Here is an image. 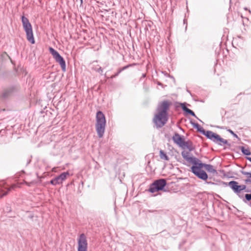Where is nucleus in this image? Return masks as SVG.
<instances>
[{"label":"nucleus","instance_id":"1","mask_svg":"<svg viewBox=\"0 0 251 251\" xmlns=\"http://www.w3.org/2000/svg\"><path fill=\"white\" fill-rule=\"evenodd\" d=\"M20 86L17 84L11 85L3 88L0 94V100L6 101L14 97L19 91Z\"/></svg>","mask_w":251,"mask_h":251},{"label":"nucleus","instance_id":"2","mask_svg":"<svg viewBox=\"0 0 251 251\" xmlns=\"http://www.w3.org/2000/svg\"><path fill=\"white\" fill-rule=\"evenodd\" d=\"M106 120L103 113L99 111L96 114V129L99 138L103 137L105 128Z\"/></svg>","mask_w":251,"mask_h":251},{"label":"nucleus","instance_id":"3","mask_svg":"<svg viewBox=\"0 0 251 251\" xmlns=\"http://www.w3.org/2000/svg\"><path fill=\"white\" fill-rule=\"evenodd\" d=\"M23 28L25 32L27 40L32 44L35 43L32 27L28 19L24 15L21 17Z\"/></svg>","mask_w":251,"mask_h":251},{"label":"nucleus","instance_id":"4","mask_svg":"<svg viewBox=\"0 0 251 251\" xmlns=\"http://www.w3.org/2000/svg\"><path fill=\"white\" fill-rule=\"evenodd\" d=\"M202 167L200 165L199 161L191 167V171L199 179L206 181L208 178L207 173L201 169Z\"/></svg>","mask_w":251,"mask_h":251},{"label":"nucleus","instance_id":"5","mask_svg":"<svg viewBox=\"0 0 251 251\" xmlns=\"http://www.w3.org/2000/svg\"><path fill=\"white\" fill-rule=\"evenodd\" d=\"M167 182L165 179L161 178L157 179L150 185L149 191L153 193L155 192L163 190Z\"/></svg>","mask_w":251,"mask_h":251},{"label":"nucleus","instance_id":"6","mask_svg":"<svg viewBox=\"0 0 251 251\" xmlns=\"http://www.w3.org/2000/svg\"><path fill=\"white\" fill-rule=\"evenodd\" d=\"M50 53L52 55L56 62L58 63L63 72L66 71V62L62 56L53 48L50 47L49 49Z\"/></svg>","mask_w":251,"mask_h":251},{"label":"nucleus","instance_id":"7","mask_svg":"<svg viewBox=\"0 0 251 251\" xmlns=\"http://www.w3.org/2000/svg\"><path fill=\"white\" fill-rule=\"evenodd\" d=\"M168 115L158 113L153 119V121L157 127L164 126L168 121Z\"/></svg>","mask_w":251,"mask_h":251},{"label":"nucleus","instance_id":"8","mask_svg":"<svg viewBox=\"0 0 251 251\" xmlns=\"http://www.w3.org/2000/svg\"><path fill=\"white\" fill-rule=\"evenodd\" d=\"M88 243L86 237L84 233L79 235L78 238L77 251H87Z\"/></svg>","mask_w":251,"mask_h":251},{"label":"nucleus","instance_id":"9","mask_svg":"<svg viewBox=\"0 0 251 251\" xmlns=\"http://www.w3.org/2000/svg\"><path fill=\"white\" fill-rule=\"evenodd\" d=\"M17 187L16 184H13L11 187L5 186V182L4 180L0 181V198L5 196L11 189Z\"/></svg>","mask_w":251,"mask_h":251},{"label":"nucleus","instance_id":"10","mask_svg":"<svg viewBox=\"0 0 251 251\" xmlns=\"http://www.w3.org/2000/svg\"><path fill=\"white\" fill-rule=\"evenodd\" d=\"M171 103L166 100L163 101L158 107L157 110L159 113L168 115V110Z\"/></svg>","mask_w":251,"mask_h":251},{"label":"nucleus","instance_id":"11","mask_svg":"<svg viewBox=\"0 0 251 251\" xmlns=\"http://www.w3.org/2000/svg\"><path fill=\"white\" fill-rule=\"evenodd\" d=\"M208 139L211 140L215 144L221 146H223V143L225 141V139L222 138L219 135L212 131Z\"/></svg>","mask_w":251,"mask_h":251},{"label":"nucleus","instance_id":"12","mask_svg":"<svg viewBox=\"0 0 251 251\" xmlns=\"http://www.w3.org/2000/svg\"><path fill=\"white\" fill-rule=\"evenodd\" d=\"M189 152L183 151L181 152V155L183 158L185 159L187 162L191 163L193 165L195 164L200 160L195 157H190L189 156Z\"/></svg>","mask_w":251,"mask_h":251},{"label":"nucleus","instance_id":"13","mask_svg":"<svg viewBox=\"0 0 251 251\" xmlns=\"http://www.w3.org/2000/svg\"><path fill=\"white\" fill-rule=\"evenodd\" d=\"M191 125L197 129V130L205 135L207 138H209L212 131L210 130H205L203 127H202L199 124L196 123L191 122Z\"/></svg>","mask_w":251,"mask_h":251},{"label":"nucleus","instance_id":"14","mask_svg":"<svg viewBox=\"0 0 251 251\" xmlns=\"http://www.w3.org/2000/svg\"><path fill=\"white\" fill-rule=\"evenodd\" d=\"M226 185L229 186L236 194H238V193H241L240 185H239L238 182L232 180L229 181L227 184L226 183Z\"/></svg>","mask_w":251,"mask_h":251},{"label":"nucleus","instance_id":"15","mask_svg":"<svg viewBox=\"0 0 251 251\" xmlns=\"http://www.w3.org/2000/svg\"><path fill=\"white\" fill-rule=\"evenodd\" d=\"M172 140L176 145H178L180 147L182 146L184 139L183 136H180L178 133L175 132L173 136L172 137Z\"/></svg>","mask_w":251,"mask_h":251},{"label":"nucleus","instance_id":"16","mask_svg":"<svg viewBox=\"0 0 251 251\" xmlns=\"http://www.w3.org/2000/svg\"><path fill=\"white\" fill-rule=\"evenodd\" d=\"M200 163V165L202 167V168H204L206 170L210 173L214 174L216 173V170L213 168V166L210 164H207L205 163H203L201 162V161L200 160V161H199Z\"/></svg>","mask_w":251,"mask_h":251},{"label":"nucleus","instance_id":"17","mask_svg":"<svg viewBox=\"0 0 251 251\" xmlns=\"http://www.w3.org/2000/svg\"><path fill=\"white\" fill-rule=\"evenodd\" d=\"M181 148L183 149L186 148L189 150V151H193L194 150V147H193V143L190 141H184Z\"/></svg>","mask_w":251,"mask_h":251},{"label":"nucleus","instance_id":"18","mask_svg":"<svg viewBox=\"0 0 251 251\" xmlns=\"http://www.w3.org/2000/svg\"><path fill=\"white\" fill-rule=\"evenodd\" d=\"M129 65H126V66H124L121 68H119L116 73H115L114 75H111L110 76V78L113 79L114 78H115L117 77L122 71L124 70L127 69L129 67Z\"/></svg>","mask_w":251,"mask_h":251},{"label":"nucleus","instance_id":"19","mask_svg":"<svg viewBox=\"0 0 251 251\" xmlns=\"http://www.w3.org/2000/svg\"><path fill=\"white\" fill-rule=\"evenodd\" d=\"M239 149L244 155H250L251 153L249 149H245L243 146L239 147Z\"/></svg>","mask_w":251,"mask_h":251},{"label":"nucleus","instance_id":"20","mask_svg":"<svg viewBox=\"0 0 251 251\" xmlns=\"http://www.w3.org/2000/svg\"><path fill=\"white\" fill-rule=\"evenodd\" d=\"M160 153V157L161 159H164L165 160H169V157L166 154V153L164 152V151L162 150H160L159 151Z\"/></svg>","mask_w":251,"mask_h":251},{"label":"nucleus","instance_id":"21","mask_svg":"<svg viewBox=\"0 0 251 251\" xmlns=\"http://www.w3.org/2000/svg\"><path fill=\"white\" fill-rule=\"evenodd\" d=\"M69 174L68 172H63L61 173L60 175L58 176L59 177L60 180L62 181H64L67 177V176H68Z\"/></svg>","mask_w":251,"mask_h":251},{"label":"nucleus","instance_id":"22","mask_svg":"<svg viewBox=\"0 0 251 251\" xmlns=\"http://www.w3.org/2000/svg\"><path fill=\"white\" fill-rule=\"evenodd\" d=\"M251 192L250 194H246L245 195V200H244V202L246 203L247 201H251V191H250Z\"/></svg>","mask_w":251,"mask_h":251},{"label":"nucleus","instance_id":"23","mask_svg":"<svg viewBox=\"0 0 251 251\" xmlns=\"http://www.w3.org/2000/svg\"><path fill=\"white\" fill-rule=\"evenodd\" d=\"M180 105L182 109L186 112L189 108L186 106V103H180Z\"/></svg>","mask_w":251,"mask_h":251},{"label":"nucleus","instance_id":"24","mask_svg":"<svg viewBox=\"0 0 251 251\" xmlns=\"http://www.w3.org/2000/svg\"><path fill=\"white\" fill-rule=\"evenodd\" d=\"M53 179L54 180L55 184H56V185L60 184L62 182L58 176L55 177L54 178H53Z\"/></svg>","mask_w":251,"mask_h":251},{"label":"nucleus","instance_id":"25","mask_svg":"<svg viewBox=\"0 0 251 251\" xmlns=\"http://www.w3.org/2000/svg\"><path fill=\"white\" fill-rule=\"evenodd\" d=\"M240 185V190L241 192L243 190H245L246 192H249L250 191L249 190H246V185Z\"/></svg>","mask_w":251,"mask_h":251},{"label":"nucleus","instance_id":"26","mask_svg":"<svg viewBox=\"0 0 251 251\" xmlns=\"http://www.w3.org/2000/svg\"><path fill=\"white\" fill-rule=\"evenodd\" d=\"M241 172L243 175L246 176L247 177H251V173L243 171H242Z\"/></svg>","mask_w":251,"mask_h":251},{"label":"nucleus","instance_id":"27","mask_svg":"<svg viewBox=\"0 0 251 251\" xmlns=\"http://www.w3.org/2000/svg\"><path fill=\"white\" fill-rule=\"evenodd\" d=\"M229 133H230L232 135H233V136L237 138H238L237 135L236 134H235L232 130L231 129H228L227 130Z\"/></svg>","mask_w":251,"mask_h":251},{"label":"nucleus","instance_id":"28","mask_svg":"<svg viewBox=\"0 0 251 251\" xmlns=\"http://www.w3.org/2000/svg\"><path fill=\"white\" fill-rule=\"evenodd\" d=\"M239 198H240L241 199H242L243 201H244V200H245V196L243 195H242L241 193H238V194H236Z\"/></svg>","mask_w":251,"mask_h":251},{"label":"nucleus","instance_id":"29","mask_svg":"<svg viewBox=\"0 0 251 251\" xmlns=\"http://www.w3.org/2000/svg\"><path fill=\"white\" fill-rule=\"evenodd\" d=\"M24 183L26 184L28 186H30L32 185V184H34V182L33 181L28 182L27 181H24Z\"/></svg>","mask_w":251,"mask_h":251},{"label":"nucleus","instance_id":"30","mask_svg":"<svg viewBox=\"0 0 251 251\" xmlns=\"http://www.w3.org/2000/svg\"><path fill=\"white\" fill-rule=\"evenodd\" d=\"M245 182L246 183L251 184V177H247V178L245 180Z\"/></svg>","mask_w":251,"mask_h":251},{"label":"nucleus","instance_id":"31","mask_svg":"<svg viewBox=\"0 0 251 251\" xmlns=\"http://www.w3.org/2000/svg\"><path fill=\"white\" fill-rule=\"evenodd\" d=\"M224 145H227L228 147H230L231 146V144L230 143H229L227 141V140L225 139V141L224 142V143H223V146Z\"/></svg>","mask_w":251,"mask_h":251},{"label":"nucleus","instance_id":"32","mask_svg":"<svg viewBox=\"0 0 251 251\" xmlns=\"http://www.w3.org/2000/svg\"><path fill=\"white\" fill-rule=\"evenodd\" d=\"M205 183H206L207 184H211V185H215L216 183L212 182V181H207V180L205 181Z\"/></svg>","mask_w":251,"mask_h":251},{"label":"nucleus","instance_id":"33","mask_svg":"<svg viewBox=\"0 0 251 251\" xmlns=\"http://www.w3.org/2000/svg\"><path fill=\"white\" fill-rule=\"evenodd\" d=\"M187 114H191V113H193L194 115V112L191 109H188V110L186 112Z\"/></svg>","mask_w":251,"mask_h":251},{"label":"nucleus","instance_id":"34","mask_svg":"<svg viewBox=\"0 0 251 251\" xmlns=\"http://www.w3.org/2000/svg\"><path fill=\"white\" fill-rule=\"evenodd\" d=\"M97 72L100 73V74H102V72H103V70L101 68V67H100L99 69H98Z\"/></svg>","mask_w":251,"mask_h":251},{"label":"nucleus","instance_id":"35","mask_svg":"<svg viewBox=\"0 0 251 251\" xmlns=\"http://www.w3.org/2000/svg\"><path fill=\"white\" fill-rule=\"evenodd\" d=\"M50 183L53 185H56V184H55V181H54V180L53 179H52L50 181Z\"/></svg>","mask_w":251,"mask_h":251},{"label":"nucleus","instance_id":"36","mask_svg":"<svg viewBox=\"0 0 251 251\" xmlns=\"http://www.w3.org/2000/svg\"><path fill=\"white\" fill-rule=\"evenodd\" d=\"M247 159L249 160L251 162V157H247Z\"/></svg>","mask_w":251,"mask_h":251},{"label":"nucleus","instance_id":"37","mask_svg":"<svg viewBox=\"0 0 251 251\" xmlns=\"http://www.w3.org/2000/svg\"><path fill=\"white\" fill-rule=\"evenodd\" d=\"M190 115H192V116H194V117H196V118H197V117H196V115H195V113H194V115L193 113H191Z\"/></svg>","mask_w":251,"mask_h":251},{"label":"nucleus","instance_id":"38","mask_svg":"<svg viewBox=\"0 0 251 251\" xmlns=\"http://www.w3.org/2000/svg\"><path fill=\"white\" fill-rule=\"evenodd\" d=\"M6 211H7V212H8V211H10V210H9V209H8V207H7V208H6Z\"/></svg>","mask_w":251,"mask_h":251},{"label":"nucleus","instance_id":"39","mask_svg":"<svg viewBox=\"0 0 251 251\" xmlns=\"http://www.w3.org/2000/svg\"><path fill=\"white\" fill-rule=\"evenodd\" d=\"M244 9H245V10H248V8H247V7L244 8Z\"/></svg>","mask_w":251,"mask_h":251},{"label":"nucleus","instance_id":"40","mask_svg":"<svg viewBox=\"0 0 251 251\" xmlns=\"http://www.w3.org/2000/svg\"><path fill=\"white\" fill-rule=\"evenodd\" d=\"M80 2H81V4H82L83 2V0H80Z\"/></svg>","mask_w":251,"mask_h":251},{"label":"nucleus","instance_id":"41","mask_svg":"<svg viewBox=\"0 0 251 251\" xmlns=\"http://www.w3.org/2000/svg\"><path fill=\"white\" fill-rule=\"evenodd\" d=\"M143 77H145V76H146V75H145V74H143Z\"/></svg>","mask_w":251,"mask_h":251},{"label":"nucleus","instance_id":"42","mask_svg":"<svg viewBox=\"0 0 251 251\" xmlns=\"http://www.w3.org/2000/svg\"><path fill=\"white\" fill-rule=\"evenodd\" d=\"M187 91L188 92V93H189L190 94H191L190 92L188 90H187Z\"/></svg>","mask_w":251,"mask_h":251},{"label":"nucleus","instance_id":"43","mask_svg":"<svg viewBox=\"0 0 251 251\" xmlns=\"http://www.w3.org/2000/svg\"><path fill=\"white\" fill-rule=\"evenodd\" d=\"M183 21H184V23L185 24V23H186L185 20L184 19Z\"/></svg>","mask_w":251,"mask_h":251}]
</instances>
